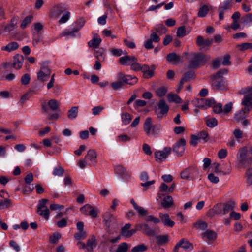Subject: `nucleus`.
Masks as SVG:
<instances>
[{"label":"nucleus","mask_w":252,"mask_h":252,"mask_svg":"<svg viewBox=\"0 0 252 252\" xmlns=\"http://www.w3.org/2000/svg\"><path fill=\"white\" fill-rule=\"evenodd\" d=\"M151 32H152V33L151 34V35L150 36V39L153 42H156V43L160 41V38L159 37V36L158 35L157 33L156 32H155L154 31H153V30L151 31Z\"/></svg>","instance_id":"680f3d73"},{"label":"nucleus","mask_w":252,"mask_h":252,"mask_svg":"<svg viewBox=\"0 0 252 252\" xmlns=\"http://www.w3.org/2000/svg\"><path fill=\"white\" fill-rule=\"evenodd\" d=\"M127 76V75H126L123 72H119L117 76V81L111 84L113 89L117 90L122 88L125 84H126Z\"/></svg>","instance_id":"423d86ee"},{"label":"nucleus","mask_w":252,"mask_h":252,"mask_svg":"<svg viewBox=\"0 0 252 252\" xmlns=\"http://www.w3.org/2000/svg\"><path fill=\"white\" fill-rule=\"evenodd\" d=\"M252 94H245L242 101V105L245 106L243 108L247 112H250L252 109Z\"/></svg>","instance_id":"2eb2a0df"},{"label":"nucleus","mask_w":252,"mask_h":252,"mask_svg":"<svg viewBox=\"0 0 252 252\" xmlns=\"http://www.w3.org/2000/svg\"><path fill=\"white\" fill-rule=\"evenodd\" d=\"M85 22V20H84L83 18H79L75 22V26L74 28L76 29H77V31H79L84 26Z\"/></svg>","instance_id":"6e6d98bb"},{"label":"nucleus","mask_w":252,"mask_h":252,"mask_svg":"<svg viewBox=\"0 0 252 252\" xmlns=\"http://www.w3.org/2000/svg\"><path fill=\"white\" fill-rule=\"evenodd\" d=\"M249 112H247V110L242 109L235 114L234 119L237 122H239L243 120L246 117Z\"/></svg>","instance_id":"c85d7f7f"},{"label":"nucleus","mask_w":252,"mask_h":252,"mask_svg":"<svg viewBox=\"0 0 252 252\" xmlns=\"http://www.w3.org/2000/svg\"><path fill=\"white\" fill-rule=\"evenodd\" d=\"M158 106L160 109L159 112L156 111V114L158 118H161L163 115L167 114L169 109L168 106L166 104L164 99H161L159 101Z\"/></svg>","instance_id":"4468645a"},{"label":"nucleus","mask_w":252,"mask_h":252,"mask_svg":"<svg viewBox=\"0 0 252 252\" xmlns=\"http://www.w3.org/2000/svg\"><path fill=\"white\" fill-rule=\"evenodd\" d=\"M220 73L217 72L212 77V86L218 90H224L225 88V79L223 77H220Z\"/></svg>","instance_id":"39448f33"},{"label":"nucleus","mask_w":252,"mask_h":252,"mask_svg":"<svg viewBox=\"0 0 252 252\" xmlns=\"http://www.w3.org/2000/svg\"><path fill=\"white\" fill-rule=\"evenodd\" d=\"M209 11L208 6L204 5L200 8L197 13V16L199 17H204L207 14Z\"/></svg>","instance_id":"79ce46f5"},{"label":"nucleus","mask_w":252,"mask_h":252,"mask_svg":"<svg viewBox=\"0 0 252 252\" xmlns=\"http://www.w3.org/2000/svg\"><path fill=\"white\" fill-rule=\"evenodd\" d=\"M90 208H92V206L90 204H87L80 208V211L83 214L88 215Z\"/></svg>","instance_id":"774afa93"},{"label":"nucleus","mask_w":252,"mask_h":252,"mask_svg":"<svg viewBox=\"0 0 252 252\" xmlns=\"http://www.w3.org/2000/svg\"><path fill=\"white\" fill-rule=\"evenodd\" d=\"M64 172L63 168L60 166L58 167H55L54 169L53 174L54 176H62Z\"/></svg>","instance_id":"13d9d810"},{"label":"nucleus","mask_w":252,"mask_h":252,"mask_svg":"<svg viewBox=\"0 0 252 252\" xmlns=\"http://www.w3.org/2000/svg\"><path fill=\"white\" fill-rule=\"evenodd\" d=\"M223 213L222 214H225L233 210L235 207V202L232 200H229L227 202L222 204Z\"/></svg>","instance_id":"5701e85b"},{"label":"nucleus","mask_w":252,"mask_h":252,"mask_svg":"<svg viewBox=\"0 0 252 252\" xmlns=\"http://www.w3.org/2000/svg\"><path fill=\"white\" fill-rule=\"evenodd\" d=\"M101 42V38L98 36H94V38L88 43V44L90 47L97 48L99 46Z\"/></svg>","instance_id":"7c9ffc66"},{"label":"nucleus","mask_w":252,"mask_h":252,"mask_svg":"<svg viewBox=\"0 0 252 252\" xmlns=\"http://www.w3.org/2000/svg\"><path fill=\"white\" fill-rule=\"evenodd\" d=\"M157 244L158 246H162L167 244L169 242V236L168 235H156Z\"/></svg>","instance_id":"bb28decb"},{"label":"nucleus","mask_w":252,"mask_h":252,"mask_svg":"<svg viewBox=\"0 0 252 252\" xmlns=\"http://www.w3.org/2000/svg\"><path fill=\"white\" fill-rule=\"evenodd\" d=\"M137 81L138 79L136 76L127 75L126 84L133 85L137 82Z\"/></svg>","instance_id":"603ef678"},{"label":"nucleus","mask_w":252,"mask_h":252,"mask_svg":"<svg viewBox=\"0 0 252 252\" xmlns=\"http://www.w3.org/2000/svg\"><path fill=\"white\" fill-rule=\"evenodd\" d=\"M186 140L184 138H181L173 146V151L178 157L183 156L185 152Z\"/></svg>","instance_id":"6e6552de"},{"label":"nucleus","mask_w":252,"mask_h":252,"mask_svg":"<svg viewBox=\"0 0 252 252\" xmlns=\"http://www.w3.org/2000/svg\"><path fill=\"white\" fill-rule=\"evenodd\" d=\"M167 99L170 102H174L176 103H180L182 102L181 98L176 94H168L167 95Z\"/></svg>","instance_id":"58836bf2"},{"label":"nucleus","mask_w":252,"mask_h":252,"mask_svg":"<svg viewBox=\"0 0 252 252\" xmlns=\"http://www.w3.org/2000/svg\"><path fill=\"white\" fill-rule=\"evenodd\" d=\"M96 246V239L94 236L87 240L86 245V250L88 252H93V249Z\"/></svg>","instance_id":"a878e982"},{"label":"nucleus","mask_w":252,"mask_h":252,"mask_svg":"<svg viewBox=\"0 0 252 252\" xmlns=\"http://www.w3.org/2000/svg\"><path fill=\"white\" fill-rule=\"evenodd\" d=\"M11 205L12 201L8 198H5L4 200H0V209L9 208Z\"/></svg>","instance_id":"8fccbe9b"},{"label":"nucleus","mask_w":252,"mask_h":252,"mask_svg":"<svg viewBox=\"0 0 252 252\" xmlns=\"http://www.w3.org/2000/svg\"><path fill=\"white\" fill-rule=\"evenodd\" d=\"M197 136L199 138V140H203L205 142L208 141V133L206 131H202L200 132H199Z\"/></svg>","instance_id":"69168bd1"},{"label":"nucleus","mask_w":252,"mask_h":252,"mask_svg":"<svg viewBox=\"0 0 252 252\" xmlns=\"http://www.w3.org/2000/svg\"><path fill=\"white\" fill-rule=\"evenodd\" d=\"M33 17L32 15H28L26 16L24 19L22 21L20 25V27L22 29L26 28L32 21Z\"/></svg>","instance_id":"c03bdc74"},{"label":"nucleus","mask_w":252,"mask_h":252,"mask_svg":"<svg viewBox=\"0 0 252 252\" xmlns=\"http://www.w3.org/2000/svg\"><path fill=\"white\" fill-rule=\"evenodd\" d=\"M137 59L134 56L126 55L119 59V62L122 65H130L133 62H137Z\"/></svg>","instance_id":"a211bd4d"},{"label":"nucleus","mask_w":252,"mask_h":252,"mask_svg":"<svg viewBox=\"0 0 252 252\" xmlns=\"http://www.w3.org/2000/svg\"><path fill=\"white\" fill-rule=\"evenodd\" d=\"M167 91V88L165 87L162 86L157 90L156 94L159 97H162L166 94Z\"/></svg>","instance_id":"bf43d9fd"},{"label":"nucleus","mask_w":252,"mask_h":252,"mask_svg":"<svg viewBox=\"0 0 252 252\" xmlns=\"http://www.w3.org/2000/svg\"><path fill=\"white\" fill-rule=\"evenodd\" d=\"M140 228L142 229L143 233L147 236L155 237L156 235V229L151 228L147 224L141 225Z\"/></svg>","instance_id":"aec40b11"},{"label":"nucleus","mask_w":252,"mask_h":252,"mask_svg":"<svg viewBox=\"0 0 252 252\" xmlns=\"http://www.w3.org/2000/svg\"><path fill=\"white\" fill-rule=\"evenodd\" d=\"M201 237L203 239L206 237L208 240L213 241L216 239L217 233L213 230H207L201 234Z\"/></svg>","instance_id":"393cba45"},{"label":"nucleus","mask_w":252,"mask_h":252,"mask_svg":"<svg viewBox=\"0 0 252 252\" xmlns=\"http://www.w3.org/2000/svg\"><path fill=\"white\" fill-rule=\"evenodd\" d=\"M206 56L199 54H194L190 61L189 68H196L205 59Z\"/></svg>","instance_id":"9d476101"},{"label":"nucleus","mask_w":252,"mask_h":252,"mask_svg":"<svg viewBox=\"0 0 252 252\" xmlns=\"http://www.w3.org/2000/svg\"><path fill=\"white\" fill-rule=\"evenodd\" d=\"M151 67L152 69H150V67L147 64L142 65L141 71L143 73L144 78L149 79L154 76L155 67L154 65H153Z\"/></svg>","instance_id":"f3484780"},{"label":"nucleus","mask_w":252,"mask_h":252,"mask_svg":"<svg viewBox=\"0 0 252 252\" xmlns=\"http://www.w3.org/2000/svg\"><path fill=\"white\" fill-rule=\"evenodd\" d=\"M96 158L97 154L96 151L94 149H90L85 157V159L90 161L92 164L94 165L97 162Z\"/></svg>","instance_id":"412c9836"},{"label":"nucleus","mask_w":252,"mask_h":252,"mask_svg":"<svg viewBox=\"0 0 252 252\" xmlns=\"http://www.w3.org/2000/svg\"><path fill=\"white\" fill-rule=\"evenodd\" d=\"M121 118L123 124L125 125L129 124L132 119V117L130 114L127 112L122 113Z\"/></svg>","instance_id":"37998d69"},{"label":"nucleus","mask_w":252,"mask_h":252,"mask_svg":"<svg viewBox=\"0 0 252 252\" xmlns=\"http://www.w3.org/2000/svg\"><path fill=\"white\" fill-rule=\"evenodd\" d=\"M48 202V199H42L39 201V203L37 207V211H40V209L46 208V204Z\"/></svg>","instance_id":"052dcab7"},{"label":"nucleus","mask_w":252,"mask_h":252,"mask_svg":"<svg viewBox=\"0 0 252 252\" xmlns=\"http://www.w3.org/2000/svg\"><path fill=\"white\" fill-rule=\"evenodd\" d=\"M152 30L159 34L165 33L167 31L165 26L163 24L157 25Z\"/></svg>","instance_id":"a19ab883"},{"label":"nucleus","mask_w":252,"mask_h":252,"mask_svg":"<svg viewBox=\"0 0 252 252\" xmlns=\"http://www.w3.org/2000/svg\"><path fill=\"white\" fill-rule=\"evenodd\" d=\"M195 76V72L193 70H189L183 75V77L181 78V83H185L189 81L192 78H193Z\"/></svg>","instance_id":"c756f323"},{"label":"nucleus","mask_w":252,"mask_h":252,"mask_svg":"<svg viewBox=\"0 0 252 252\" xmlns=\"http://www.w3.org/2000/svg\"><path fill=\"white\" fill-rule=\"evenodd\" d=\"M40 74L45 73L46 75H50L51 74V70L50 69L47 62H43L41 64V66L40 68V70L39 71Z\"/></svg>","instance_id":"ea45409f"},{"label":"nucleus","mask_w":252,"mask_h":252,"mask_svg":"<svg viewBox=\"0 0 252 252\" xmlns=\"http://www.w3.org/2000/svg\"><path fill=\"white\" fill-rule=\"evenodd\" d=\"M19 47V44L17 42L13 41L9 43L6 46L1 47V50L6 51L9 52L13 51L17 49Z\"/></svg>","instance_id":"cd10ccee"},{"label":"nucleus","mask_w":252,"mask_h":252,"mask_svg":"<svg viewBox=\"0 0 252 252\" xmlns=\"http://www.w3.org/2000/svg\"><path fill=\"white\" fill-rule=\"evenodd\" d=\"M162 206L164 208H169L173 205V200L171 196L165 197L161 203Z\"/></svg>","instance_id":"473e14b6"},{"label":"nucleus","mask_w":252,"mask_h":252,"mask_svg":"<svg viewBox=\"0 0 252 252\" xmlns=\"http://www.w3.org/2000/svg\"><path fill=\"white\" fill-rule=\"evenodd\" d=\"M176 34L178 37L185 36L187 34L185 26L179 27L177 29Z\"/></svg>","instance_id":"4d7b16f0"},{"label":"nucleus","mask_w":252,"mask_h":252,"mask_svg":"<svg viewBox=\"0 0 252 252\" xmlns=\"http://www.w3.org/2000/svg\"><path fill=\"white\" fill-rule=\"evenodd\" d=\"M115 171L123 179L127 180L130 177L126 169L121 165L117 166L115 168Z\"/></svg>","instance_id":"b1692460"},{"label":"nucleus","mask_w":252,"mask_h":252,"mask_svg":"<svg viewBox=\"0 0 252 252\" xmlns=\"http://www.w3.org/2000/svg\"><path fill=\"white\" fill-rule=\"evenodd\" d=\"M110 53L114 56L119 57L122 54L126 55L127 52L125 51H123L122 49L120 48H111L109 49Z\"/></svg>","instance_id":"4c0bfd02"},{"label":"nucleus","mask_w":252,"mask_h":252,"mask_svg":"<svg viewBox=\"0 0 252 252\" xmlns=\"http://www.w3.org/2000/svg\"><path fill=\"white\" fill-rule=\"evenodd\" d=\"M70 13L69 11H65L61 19L59 20V23L62 24L66 23L70 18Z\"/></svg>","instance_id":"3c124183"},{"label":"nucleus","mask_w":252,"mask_h":252,"mask_svg":"<svg viewBox=\"0 0 252 252\" xmlns=\"http://www.w3.org/2000/svg\"><path fill=\"white\" fill-rule=\"evenodd\" d=\"M128 250V244L126 242L121 243L116 249L115 252H127Z\"/></svg>","instance_id":"09e8293b"},{"label":"nucleus","mask_w":252,"mask_h":252,"mask_svg":"<svg viewBox=\"0 0 252 252\" xmlns=\"http://www.w3.org/2000/svg\"><path fill=\"white\" fill-rule=\"evenodd\" d=\"M19 20L18 16H14L11 19L10 24L7 25L4 28V31L6 32H10L17 27V21Z\"/></svg>","instance_id":"4be33fe9"},{"label":"nucleus","mask_w":252,"mask_h":252,"mask_svg":"<svg viewBox=\"0 0 252 252\" xmlns=\"http://www.w3.org/2000/svg\"><path fill=\"white\" fill-rule=\"evenodd\" d=\"M171 153V148L166 147L162 150L156 151L155 152V158L157 162L163 161Z\"/></svg>","instance_id":"0eeeda50"},{"label":"nucleus","mask_w":252,"mask_h":252,"mask_svg":"<svg viewBox=\"0 0 252 252\" xmlns=\"http://www.w3.org/2000/svg\"><path fill=\"white\" fill-rule=\"evenodd\" d=\"M159 217L164 226L172 228L175 225V222L170 219L169 214L159 213Z\"/></svg>","instance_id":"ddd939ff"},{"label":"nucleus","mask_w":252,"mask_h":252,"mask_svg":"<svg viewBox=\"0 0 252 252\" xmlns=\"http://www.w3.org/2000/svg\"><path fill=\"white\" fill-rule=\"evenodd\" d=\"M67 8L66 5L63 3L55 4L50 9L49 16L53 19H57L63 12L66 10Z\"/></svg>","instance_id":"20e7f679"},{"label":"nucleus","mask_w":252,"mask_h":252,"mask_svg":"<svg viewBox=\"0 0 252 252\" xmlns=\"http://www.w3.org/2000/svg\"><path fill=\"white\" fill-rule=\"evenodd\" d=\"M78 32L77 29H76L74 27L71 31H69L67 29L65 30L62 32L61 35L63 36L75 37L76 36V33Z\"/></svg>","instance_id":"c9c22d12"},{"label":"nucleus","mask_w":252,"mask_h":252,"mask_svg":"<svg viewBox=\"0 0 252 252\" xmlns=\"http://www.w3.org/2000/svg\"><path fill=\"white\" fill-rule=\"evenodd\" d=\"M148 249L147 247L144 244L138 245L131 249L132 252H144Z\"/></svg>","instance_id":"a18cd8bd"},{"label":"nucleus","mask_w":252,"mask_h":252,"mask_svg":"<svg viewBox=\"0 0 252 252\" xmlns=\"http://www.w3.org/2000/svg\"><path fill=\"white\" fill-rule=\"evenodd\" d=\"M242 20L244 24L252 22V13H249L244 15L242 17Z\"/></svg>","instance_id":"338daca9"},{"label":"nucleus","mask_w":252,"mask_h":252,"mask_svg":"<svg viewBox=\"0 0 252 252\" xmlns=\"http://www.w3.org/2000/svg\"><path fill=\"white\" fill-rule=\"evenodd\" d=\"M204 121L207 126L210 128H213L218 125L217 120L215 118L206 117Z\"/></svg>","instance_id":"72a5a7b5"},{"label":"nucleus","mask_w":252,"mask_h":252,"mask_svg":"<svg viewBox=\"0 0 252 252\" xmlns=\"http://www.w3.org/2000/svg\"><path fill=\"white\" fill-rule=\"evenodd\" d=\"M166 59L169 62H174L176 63L182 62L181 57L180 56L177 55L175 53H171L167 55Z\"/></svg>","instance_id":"2f4dec72"},{"label":"nucleus","mask_w":252,"mask_h":252,"mask_svg":"<svg viewBox=\"0 0 252 252\" xmlns=\"http://www.w3.org/2000/svg\"><path fill=\"white\" fill-rule=\"evenodd\" d=\"M160 125H153L152 119L147 117L143 124V129L148 136H156L159 133Z\"/></svg>","instance_id":"f03ea898"},{"label":"nucleus","mask_w":252,"mask_h":252,"mask_svg":"<svg viewBox=\"0 0 252 252\" xmlns=\"http://www.w3.org/2000/svg\"><path fill=\"white\" fill-rule=\"evenodd\" d=\"M180 241H183V242L181 246V247L186 250H192L193 249L192 244L187 240H185L184 239H181Z\"/></svg>","instance_id":"5fc2aeb1"},{"label":"nucleus","mask_w":252,"mask_h":252,"mask_svg":"<svg viewBox=\"0 0 252 252\" xmlns=\"http://www.w3.org/2000/svg\"><path fill=\"white\" fill-rule=\"evenodd\" d=\"M237 159L239 166L243 168L252 164V157L248 153V149L246 146L239 149Z\"/></svg>","instance_id":"f257e3e1"},{"label":"nucleus","mask_w":252,"mask_h":252,"mask_svg":"<svg viewBox=\"0 0 252 252\" xmlns=\"http://www.w3.org/2000/svg\"><path fill=\"white\" fill-rule=\"evenodd\" d=\"M102 218L103 223L108 229H110L111 225L113 223H116V217L110 212H105L103 214Z\"/></svg>","instance_id":"f8f14e48"},{"label":"nucleus","mask_w":252,"mask_h":252,"mask_svg":"<svg viewBox=\"0 0 252 252\" xmlns=\"http://www.w3.org/2000/svg\"><path fill=\"white\" fill-rule=\"evenodd\" d=\"M213 111L216 114H220L223 112L222 104L219 103L213 107Z\"/></svg>","instance_id":"0e129e2a"},{"label":"nucleus","mask_w":252,"mask_h":252,"mask_svg":"<svg viewBox=\"0 0 252 252\" xmlns=\"http://www.w3.org/2000/svg\"><path fill=\"white\" fill-rule=\"evenodd\" d=\"M41 107L42 110L46 113L48 112L49 108L52 111H56L59 110V104L56 100L54 99L50 100L47 104L46 102H44L42 103Z\"/></svg>","instance_id":"9b49d317"},{"label":"nucleus","mask_w":252,"mask_h":252,"mask_svg":"<svg viewBox=\"0 0 252 252\" xmlns=\"http://www.w3.org/2000/svg\"><path fill=\"white\" fill-rule=\"evenodd\" d=\"M213 41V40L212 39L207 38L204 39L203 36L199 35L196 37V45L202 48L207 47H209L211 46Z\"/></svg>","instance_id":"dca6fc26"},{"label":"nucleus","mask_w":252,"mask_h":252,"mask_svg":"<svg viewBox=\"0 0 252 252\" xmlns=\"http://www.w3.org/2000/svg\"><path fill=\"white\" fill-rule=\"evenodd\" d=\"M245 177L246 178V183L248 185H252V168H248L246 172Z\"/></svg>","instance_id":"de8ad7c7"},{"label":"nucleus","mask_w":252,"mask_h":252,"mask_svg":"<svg viewBox=\"0 0 252 252\" xmlns=\"http://www.w3.org/2000/svg\"><path fill=\"white\" fill-rule=\"evenodd\" d=\"M12 67L16 69H20L23 65L24 57L23 55L17 54L13 57Z\"/></svg>","instance_id":"6ab92c4d"},{"label":"nucleus","mask_w":252,"mask_h":252,"mask_svg":"<svg viewBox=\"0 0 252 252\" xmlns=\"http://www.w3.org/2000/svg\"><path fill=\"white\" fill-rule=\"evenodd\" d=\"M199 171L195 166L191 165L186 168L180 173L181 178L186 180H193L197 177Z\"/></svg>","instance_id":"7ed1b4c3"},{"label":"nucleus","mask_w":252,"mask_h":252,"mask_svg":"<svg viewBox=\"0 0 252 252\" xmlns=\"http://www.w3.org/2000/svg\"><path fill=\"white\" fill-rule=\"evenodd\" d=\"M192 102L195 107L205 109V98H195Z\"/></svg>","instance_id":"e433bc0d"},{"label":"nucleus","mask_w":252,"mask_h":252,"mask_svg":"<svg viewBox=\"0 0 252 252\" xmlns=\"http://www.w3.org/2000/svg\"><path fill=\"white\" fill-rule=\"evenodd\" d=\"M94 55L99 61H103L105 57L104 51L103 49H99L97 50H95Z\"/></svg>","instance_id":"49530a36"},{"label":"nucleus","mask_w":252,"mask_h":252,"mask_svg":"<svg viewBox=\"0 0 252 252\" xmlns=\"http://www.w3.org/2000/svg\"><path fill=\"white\" fill-rule=\"evenodd\" d=\"M78 108L79 107L78 106H73L68 110L67 117L69 119L73 120L77 117Z\"/></svg>","instance_id":"f704fd0d"},{"label":"nucleus","mask_w":252,"mask_h":252,"mask_svg":"<svg viewBox=\"0 0 252 252\" xmlns=\"http://www.w3.org/2000/svg\"><path fill=\"white\" fill-rule=\"evenodd\" d=\"M37 213L41 216L44 217L46 220H48L49 218L50 211L47 207L46 208L40 209V211H37Z\"/></svg>","instance_id":"864d4df0"},{"label":"nucleus","mask_w":252,"mask_h":252,"mask_svg":"<svg viewBox=\"0 0 252 252\" xmlns=\"http://www.w3.org/2000/svg\"><path fill=\"white\" fill-rule=\"evenodd\" d=\"M233 0H225L219 5L218 11L220 20H222L224 19V13L226 10L231 9Z\"/></svg>","instance_id":"1a4fd4ad"},{"label":"nucleus","mask_w":252,"mask_h":252,"mask_svg":"<svg viewBox=\"0 0 252 252\" xmlns=\"http://www.w3.org/2000/svg\"><path fill=\"white\" fill-rule=\"evenodd\" d=\"M61 236L59 233H54L50 237V241L52 244H56L58 243Z\"/></svg>","instance_id":"e2e57ef3"}]
</instances>
